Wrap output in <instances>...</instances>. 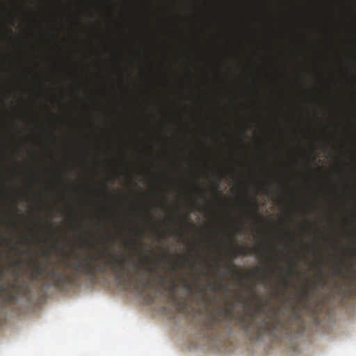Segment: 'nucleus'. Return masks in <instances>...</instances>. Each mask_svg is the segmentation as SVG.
<instances>
[{
	"mask_svg": "<svg viewBox=\"0 0 356 356\" xmlns=\"http://www.w3.org/2000/svg\"><path fill=\"white\" fill-rule=\"evenodd\" d=\"M345 273L346 275L350 274V268L348 266H346L345 268Z\"/></svg>",
	"mask_w": 356,
	"mask_h": 356,
	"instance_id": "a878e982",
	"label": "nucleus"
},
{
	"mask_svg": "<svg viewBox=\"0 0 356 356\" xmlns=\"http://www.w3.org/2000/svg\"><path fill=\"white\" fill-rule=\"evenodd\" d=\"M352 254H353V256H354V257H355V256H356V248L353 249V250H352Z\"/></svg>",
	"mask_w": 356,
	"mask_h": 356,
	"instance_id": "c85d7f7f",
	"label": "nucleus"
},
{
	"mask_svg": "<svg viewBox=\"0 0 356 356\" xmlns=\"http://www.w3.org/2000/svg\"><path fill=\"white\" fill-rule=\"evenodd\" d=\"M286 234L289 236L291 240L293 239V236H292V234L290 232H287Z\"/></svg>",
	"mask_w": 356,
	"mask_h": 356,
	"instance_id": "cd10ccee",
	"label": "nucleus"
},
{
	"mask_svg": "<svg viewBox=\"0 0 356 356\" xmlns=\"http://www.w3.org/2000/svg\"><path fill=\"white\" fill-rule=\"evenodd\" d=\"M174 232H175V236L177 235L178 234V229L177 228H175Z\"/></svg>",
	"mask_w": 356,
	"mask_h": 356,
	"instance_id": "7c9ffc66",
	"label": "nucleus"
},
{
	"mask_svg": "<svg viewBox=\"0 0 356 356\" xmlns=\"http://www.w3.org/2000/svg\"><path fill=\"white\" fill-rule=\"evenodd\" d=\"M353 276H354L355 280H356V271L355 272Z\"/></svg>",
	"mask_w": 356,
	"mask_h": 356,
	"instance_id": "4c0bfd02",
	"label": "nucleus"
},
{
	"mask_svg": "<svg viewBox=\"0 0 356 356\" xmlns=\"http://www.w3.org/2000/svg\"><path fill=\"white\" fill-rule=\"evenodd\" d=\"M279 269L281 270H282V267L280 266H279Z\"/></svg>",
	"mask_w": 356,
	"mask_h": 356,
	"instance_id": "37998d69",
	"label": "nucleus"
},
{
	"mask_svg": "<svg viewBox=\"0 0 356 356\" xmlns=\"http://www.w3.org/2000/svg\"><path fill=\"white\" fill-rule=\"evenodd\" d=\"M269 303V300H266V304L265 305H263L261 302H259L257 305V309L258 311H263L264 309V307L266 305L268 304Z\"/></svg>",
	"mask_w": 356,
	"mask_h": 356,
	"instance_id": "aec40b11",
	"label": "nucleus"
},
{
	"mask_svg": "<svg viewBox=\"0 0 356 356\" xmlns=\"http://www.w3.org/2000/svg\"><path fill=\"white\" fill-rule=\"evenodd\" d=\"M49 134L50 136L51 137H54L55 136V134H54V131H49Z\"/></svg>",
	"mask_w": 356,
	"mask_h": 356,
	"instance_id": "bb28decb",
	"label": "nucleus"
},
{
	"mask_svg": "<svg viewBox=\"0 0 356 356\" xmlns=\"http://www.w3.org/2000/svg\"><path fill=\"white\" fill-rule=\"evenodd\" d=\"M236 295L241 298V295H240L238 293H236Z\"/></svg>",
	"mask_w": 356,
	"mask_h": 356,
	"instance_id": "79ce46f5",
	"label": "nucleus"
},
{
	"mask_svg": "<svg viewBox=\"0 0 356 356\" xmlns=\"http://www.w3.org/2000/svg\"><path fill=\"white\" fill-rule=\"evenodd\" d=\"M192 86H193V90L194 93L196 94V91L198 88L197 84L196 83H193Z\"/></svg>",
	"mask_w": 356,
	"mask_h": 356,
	"instance_id": "4be33fe9",
	"label": "nucleus"
},
{
	"mask_svg": "<svg viewBox=\"0 0 356 356\" xmlns=\"http://www.w3.org/2000/svg\"><path fill=\"white\" fill-rule=\"evenodd\" d=\"M193 124L191 131L197 139H207L214 137L228 139L232 136L230 133L225 129H220L217 133L213 134L205 124L197 122L195 119L193 120Z\"/></svg>",
	"mask_w": 356,
	"mask_h": 356,
	"instance_id": "423d86ee",
	"label": "nucleus"
},
{
	"mask_svg": "<svg viewBox=\"0 0 356 356\" xmlns=\"http://www.w3.org/2000/svg\"><path fill=\"white\" fill-rule=\"evenodd\" d=\"M193 17H194V19H195V29H196L197 30H199V25H198V23L197 22V17L195 15H193Z\"/></svg>",
	"mask_w": 356,
	"mask_h": 356,
	"instance_id": "5701e85b",
	"label": "nucleus"
},
{
	"mask_svg": "<svg viewBox=\"0 0 356 356\" xmlns=\"http://www.w3.org/2000/svg\"><path fill=\"white\" fill-rule=\"evenodd\" d=\"M177 262H178V259H177V258L175 257V264H174V265H175V274H176V267H177V266L178 265V264H178Z\"/></svg>",
	"mask_w": 356,
	"mask_h": 356,
	"instance_id": "393cba45",
	"label": "nucleus"
},
{
	"mask_svg": "<svg viewBox=\"0 0 356 356\" xmlns=\"http://www.w3.org/2000/svg\"><path fill=\"white\" fill-rule=\"evenodd\" d=\"M291 271L289 270L286 276H282V280L286 289L291 284Z\"/></svg>",
	"mask_w": 356,
	"mask_h": 356,
	"instance_id": "dca6fc26",
	"label": "nucleus"
},
{
	"mask_svg": "<svg viewBox=\"0 0 356 356\" xmlns=\"http://www.w3.org/2000/svg\"><path fill=\"white\" fill-rule=\"evenodd\" d=\"M136 236L138 238V240L136 238H131L129 240V243L133 246L134 250H137L138 254L141 256L143 254V248L138 249L139 242L143 239L145 237V230L144 229L136 226Z\"/></svg>",
	"mask_w": 356,
	"mask_h": 356,
	"instance_id": "9d476101",
	"label": "nucleus"
},
{
	"mask_svg": "<svg viewBox=\"0 0 356 356\" xmlns=\"http://www.w3.org/2000/svg\"><path fill=\"white\" fill-rule=\"evenodd\" d=\"M236 266H232V270L234 271L238 277L241 278H246L250 279V277H254L256 276V273L254 272L248 273H243L241 271L236 270Z\"/></svg>",
	"mask_w": 356,
	"mask_h": 356,
	"instance_id": "4468645a",
	"label": "nucleus"
},
{
	"mask_svg": "<svg viewBox=\"0 0 356 356\" xmlns=\"http://www.w3.org/2000/svg\"><path fill=\"white\" fill-rule=\"evenodd\" d=\"M193 67L194 69H197V66L195 62L193 63Z\"/></svg>",
	"mask_w": 356,
	"mask_h": 356,
	"instance_id": "473e14b6",
	"label": "nucleus"
},
{
	"mask_svg": "<svg viewBox=\"0 0 356 356\" xmlns=\"http://www.w3.org/2000/svg\"><path fill=\"white\" fill-rule=\"evenodd\" d=\"M250 127V124L249 123L246 124L245 127H244V128H243V129H241V134H242L243 136H245V135L246 130H247L248 129H249Z\"/></svg>",
	"mask_w": 356,
	"mask_h": 356,
	"instance_id": "412c9836",
	"label": "nucleus"
},
{
	"mask_svg": "<svg viewBox=\"0 0 356 356\" xmlns=\"http://www.w3.org/2000/svg\"><path fill=\"white\" fill-rule=\"evenodd\" d=\"M21 264V262L20 261H18L16 263V266H18V265H20Z\"/></svg>",
	"mask_w": 356,
	"mask_h": 356,
	"instance_id": "ea45409f",
	"label": "nucleus"
},
{
	"mask_svg": "<svg viewBox=\"0 0 356 356\" xmlns=\"http://www.w3.org/2000/svg\"><path fill=\"white\" fill-rule=\"evenodd\" d=\"M327 284V277L325 274L323 272L322 268H321L319 270V273L316 277V284L314 286V289H317L318 287L323 288Z\"/></svg>",
	"mask_w": 356,
	"mask_h": 356,
	"instance_id": "f8f14e48",
	"label": "nucleus"
},
{
	"mask_svg": "<svg viewBox=\"0 0 356 356\" xmlns=\"http://www.w3.org/2000/svg\"><path fill=\"white\" fill-rule=\"evenodd\" d=\"M204 177L203 171L196 165L191 168L190 201L192 207L198 212L203 211L202 204H209L207 198V190L201 182Z\"/></svg>",
	"mask_w": 356,
	"mask_h": 356,
	"instance_id": "20e7f679",
	"label": "nucleus"
},
{
	"mask_svg": "<svg viewBox=\"0 0 356 356\" xmlns=\"http://www.w3.org/2000/svg\"><path fill=\"white\" fill-rule=\"evenodd\" d=\"M248 254L249 253L248 252V251L244 248H240L236 251V254L237 255H241V256H243V257L247 256Z\"/></svg>",
	"mask_w": 356,
	"mask_h": 356,
	"instance_id": "6ab92c4d",
	"label": "nucleus"
},
{
	"mask_svg": "<svg viewBox=\"0 0 356 356\" xmlns=\"http://www.w3.org/2000/svg\"><path fill=\"white\" fill-rule=\"evenodd\" d=\"M309 298V291L306 288H303L301 291L300 295L298 297V302H304V306L306 307L305 301Z\"/></svg>",
	"mask_w": 356,
	"mask_h": 356,
	"instance_id": "2eb2a0df",
	"label": "nucleus"
},
{
	"mask_svg": "<svg viewBox=\"0 0 356 356\" xmlns=\"http://www.w3.org/2000/svg\"><path fill=\"white\" fill-rule=\"evenodd\" d=\"M41 157H38V159H40ZM47 159H54L55 157H47ZM64 159H73L74 157H63ZM81 159H87L88 157H81ZM97 159H100L101 157H97ZM109 159H131L132 157H108ZM136 159H172L174 163V170H175V177H174V190L175 193V208H174V213H175V222L177 220V215H178V156L176 157H135Z\"/></svg>",
	"mask_w": 356,
	"mask_h": 356,
	"instance_id": "0eeeda50",
	"label": "nucleus"
},
{
	"mask_svg": "<svg viewBox=\"0 0 356 356\" xmlns=\"http://www.w3.org/2000/svg\"><path fill=\"white\" fill-rule=\"evenodd\" d=\"M193 243L191 248V257L193 259L191 262V268L193 270H195L199 266V260L202 257L204 252L203 245L204 240H198L195 236L193 237Z\"/></svg>",
	"mask_w": 356,
	"mask_h": 356,
	"instance_id": "6e6552de",
	"label": "nucleus"
},
{
	"mask_svg": "<svg viewBox=\"0 0 356 356\" xmlns=\"http://www.w3.org/2000/svg\"><path fill=\"white\" fill-rule=\"evenodd\" d=\"M245 157H179V246L183 242V218H182V186H183V165L185 159H245ZM256 159H267L268 157H255ZM270 159H289V157H270ZM296 159V157H293ZM303 159H312L316 160L319 157H302ZM183 266L182 250L179 247V271ZM184 279L179 273V285Z\"/></svg>",
	"mask_w": 356,
	"mask_h": 356,
	"instance_id": "39448f33",
	"label": "nucleus"
},
{
	"mask_svg": "<svg viewBox=\"0 0 356 356\" xmlns=\"http://www.w3.org/2000/svg\"><path fill=\"white\" fill-rule=\"evenodd\" d=\"M202 97H204V96H202V95H199V96H198V99H202Z\"/></svg>",
	"mask_w": 356,
	"mask_h": 356,
	"instance_id": "58836bf2",
	"label": "nucleus"
},
{
	"mask_svg": "<svg viewBox=\"0 0 356 356\" xmlns=\"http://www.w3.org/2000/svg\"><path fill=\"white\" fill-rule=\"evenodd\" d=\"M256 269H257V270H262L264 273H266V271L269 270V268H257Z\"/></svg>",
	"mask_w": 356,
	"mask_h": 356,
	"instance_id": "b1692460",
	"label": "nucleus"
},
{
	"mask_svg": "<svg viewBox=\"0 0 356 356\" xmlns=\"http://www.w3.org/2000/svg\"><path fill=\"white\" fill-rule=\"evenodd\" d=\"M212 290L214 291H222L225 295H227L230 292V288L224 284L222 281L216 282Z\"/></svg>",
	"mask_w": 356,
	"mask_h": 356,
	"instance_id": "ddd939ff",
	"label": "nucleus"
},
{
	"mask_svg": "<svg viewBox=\"0 0 356 356\" xmlns=\"http://www.w3.org/2000/svg\"><path fill=\"white\" fill-rule=\"evenodd\" d=\"M146 211H147V213H148L149 214H150V212H149V209H146Z\"/></svg>",
	"mask_w": 356,
	"mask_h": 356,
	"instance_id": "e433bc0d",
	"label": "nucleus"
},
{
	"mask_svg": "<svg viewBox=\"0 0 356 356\" xmlns=\"http://www.w3.org/2000/svg\"><path fill=\"white\" fill-rule=\"evenodd\" d=\"M220 187V181L218 180V182H217V188H218Z\"/></svg>",
	"mask_w": 356,
	"mask_h": 356,
	"instance_id": "f704fd0d",
	"label": "nucleus"
},
{
	"mask_svg": "<svg viewBox=\"0 0 356 356\" xmlns=\"http://www.w3.org/2000/svg\"><path fill=\"white\" fill-rule=\"evenodd\" d=\"M182 16H179V156H316V154H186L183 148V106H182Z\"/></svg>",
	"mask_w": 356,
	"mask_h": 356,
	"instance_id": "7ed1b4c3",
	"label": "nucleus"
},
{
	"mask_svg": "<svg viewBox=\"0 0 356 356\" xmlns=\"http://www.w3.org/2000/svg\"><path fill=\"white\" fill-rule=\"evenodd\" d=\"M247 203L249 204L252 209L251 212H248V216L254 215L257 217H260V213H259V211L260 209L259 203L256 200H248L247 201Z\"/></svg>",
	"mask_w": 356,
	"mask_h": 356,
	"instance_id": "9b49d317",
	"label": "nucleus"
},
{
	"mask_svg": "<svg viewBox=\"0 0 356 356\" xmlns=\"http://www.w3.org/2000/svg\"><path fill=\"white\" fill-rule=\"evenodd\" d=\"M43 253H44V254H46L48 257H49V255H50V253H49V252H44Z\"/></svg>",
	"mask_w": 356,
	"mask_h": 356,
	"instance_id": "2f4dec72",
	"label": "nucleus"
},
{
	"mask_svg": "<svg viewBox=\"0 0 356 356\" xmlns=\"http://www.w3.org/2000/svg\"><path fill=\"white\" fill-rule=\"evenodd\" d=\"M179 306L181 305V303H180V302L179 303Z\"/></svg>",
	"mask_w": 356,
	"mask_h": 356,
	"instance_id": "c03bdc74",
	"label": "nucleus"
},
{
	"mask_svg": "<svg viewBox=\"0 0 356 356\" xmlns=\"http://www.w3.org/2000/svg\"><path fill=\"white\" fill-rule=\"evenodd\" d=\"M0 156H55V154H0Z\"/></svg>",
	"mask_w": 356,
	"mask_h": 356,
	"instance_id": "a211bd4d",
	"label": "nucleus"
},
{
	"mask_svg": "<svg viewBox=\"0 0 356 356\" xmlns=\"http://www.w3.org/2000/svg\"><path fill=\"white\" fill-rule=\"evenodd\" d=\"M290 307L292 313L287 318H284L285 312L282 313V316H279L277 312L272 309L259 321H257V315L254 313L248 316L245 314L236 316L231 309L222 308L218 309L217 314L206 319L204 329L207 336L212 339L229 335L238 327L250 341H258L264 335L278 340L282 334L291 332L293 321L300 320L296 307L291 304Z\"/></svg>",
	"mask_w": 356,
	"mask_h": 356,
	"instance_id": "f03ea898",
	"label": "nucleus"
},
{
	"mask_svg": "<svg viewBox=\"0 0 356 356\" xmlns=\"http://www.w3.org/2000/svg\"><path fill=\"white\" fill-rule=\"evenodd\" d=\"M193 226L197 232H200L201 230L198 227H197L195 225H193Z\"/></svg>",
	"mask_w": 356,
	"mask_h": 356,
	"instance_id": "c756f323",
	"label": "nucleus"
},
{
	"mask_svg": "<svg viewBox=\"0 0 356 356\" xmlns=\"http://www.w3.org/2000/svg\"><path fill=\"white\" fill-rule=\"evenodd\" d=\"M228 274H229V271H225V274H224V276H227Z\"/></svg>",
	"mask_w": 356,
	"mask_h": 356,
	"instance_id": "c9c22d12",
	"label": "nucleus"
},
{
	"mask_svg": "<svg viewBox=\"0 0 356 356\" xmlns=\"http://www.w3.org/2000/svg\"><path fill=\"white\" fill-rule=\"evenodd\" d=\"M207 289V286L206 285H203L202 286V291H204Z\"/></svg>",
	"mask_w": 356,
	"mask_h": 356,
	"instance_id": "72a5a7b5",
	"label": "nucleus"
},
{
	"mask_svg": "<svg viewBox=\"0 0 356 356\" xmlns=\"http://www.w3.org/2000/svg\"><path fill=\"white\" fill-rule=\"evenodd\" d=\"M12 225H13L15 227H16V224H15V222H12Z\"/></svg>",
	"mask_w": 356,
	"mask_h": 356,
	"instance_id": "a19ab883",
	"label": "nucleus"
},
{
	"mask_svg": "<svg viewBox=\"0 0 356 356\" xmlns=\"http://www.w3.org/2000/svg\"><path fill=\"white\" fill-rule=\"evenodd\" d=\"M105 255L110 260L95 263L97 258L94 255L87 254L84 259L77 257L76 261H66L64 266L74 270L73 275H65L56 268L47 271V266L43 263L35 262L31 268L30 278L33 281L40 282L43 275H46L52 282V286L60 289L65 285L73 286L81 275H86L91 280H95L97 273L105 274L108 267L115 275L117 281L123 286L129 284L143 295L145 291L152 286L150 276L155 275L158 289L154 294L147 295L146 300L154 303L157 300L163 302L162 314L168 319L175 318L178 312V280L168 273L160 274L157 272L158 263L154 262L149 255H145L143 261L134 262V268L131 270L127 266L128 259L124 255L118 260L116 257L106 252Z\"/></svg>",
	"mask_w": 356,
	"mask_h": 356,
	"instance_id": "f257e3e1",
	"label": "nucleus"
},
{
	"mask_svg": "<svg viewBox=\"0 0 356 356\" xmlns=\"http://www.w3.org/2000/svg\"><path fill=\"white\" fill-rule=\"evenodd\" d=\"M343 273V267L336 266L334 268V276H339Z\"/></svg>",
	"mask_w": 356,
	"mask_h": 356,
	"instance_id": "f3484780",
	"label": "nucleus"
},
{
	"mask_svg": "<svg viewBox=\"0 0 356 356\" xmlns=\"http://www.w3.org/2000/svg\"><path fill=\"white\" fill-rule=\"evenodd\" d=\"M165 127L164 123L158 122L155 117H154L151 121L150 126L147 129V136L152 138H161L163 137Z\"/></svg>",
	"mask_w": 356,
	"mask_h": 356,
	"instance_id": "1a4fd4ad",
	"label": "nucleus"
}]
</instances>
